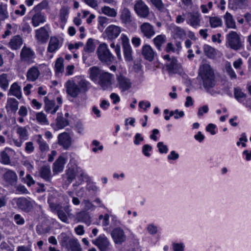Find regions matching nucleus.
Segmentation results:
<instances>
[{
    "label": "nucleus",
    "instance_id": "51",
    "mask_svg": "<svg viewBox=\"0 0 251 251\" xmlns=\"http://www.w3.org/2000/svg\"><path fill=\"white\" fill-rule=\"evenodd\" d=\"M8 17L7 5L1 3L0 4V22Z\"/></svg>",
    "mask_w": 251,
    "mask_h": 251
},
{
    "label": "nucleus",
    "instance_id": "38",
    "mask_svg": "<svg viewBox=\"0 0 251 251\" xmlns=\"http://www.w3.org/2000/svg\"><path fill=\"white\" fill-rule=\"evenodd\" d=\"M56 120V125L59 129L63 128L69 125L68 120L63 117L62 113H58L57 114V117Z\"/></svg>",
    "mask_w": 251,
    "mask_h": 251
},
{
    "label": "nucleus",
    "instance_id": "60",
    "mask_svg": "<svg viewBox=\"0 0 251 251\" xmlns=\"http://www.w3.org/2000/svg\"><path fill=\"white\" fill-rule=\"evenodd\" d=\"M226 73L231 79H235L236 78V75L229 63H227L226 65Z\"/></svg>",
    "mask_w": 251,
    "mask_h": 251
},
{
    "label": "nucleus",
    "instance_id": "12",
    "mask_svg": "<svg viewBox=\"0 0 251 251\" xmlns=\"http://www.w3.org/2000/svg\"><path fill=\"white\" fill-rule=\"evenodd\" d=\"M67 95L73 98H76L81 93L79 86L73 80H68L65 84Z\"/></svg>",
    "mask_w": 251,
    "mask_h": 251
},
{
    "label": "nucleus",
    "instance_id": "49",
    "mask_svg": "<svg viewBox=\"0 0 251 251\" xmlns=\"http://www.w3.org/2000/svg\"><path fill=\"white\" fill-rule=\"evenodd\" d=\"M6 28V30L4 34L2 35L3 38H5L6 36L12 34L13 33H15L17 30V26L14 24H7Z\"/></svg>",
    "mask_w": 251,
    "mask_h": 251
},
{
    "label": "nucleus",
    "instance_id": "28",
    "mask_svg": "<svg viewBox=\"0 0 251 251\" xmlns=\"http://www.w3.org/2000/svg\"><path fill=\"white\" fill-rule=\"evenodd\" d=\"M65 248L68 251H82L80 243L78 239L75 238H71Z\"/></svg>",
    "mask_w": 251,
    "mask_h": 251
},
{
    "label": "nucleus",
    "instance_id": "42",
    "mask_svg": "<svg viewBox=\"0 0 251 251\" xmlns=\"http://www.w3.org/2000/svg\"><path fill=\"white\" fill-rule=\"evenodd\" d=\"M16 132L21 140H26L28 138V131L26 127L18 126Z\"/></svg>",
    "mask_w": 251,
    "mask_h": 251
},
{
    "label": "nucleus",
    "instance_id": "23",
    "mask_svg": "<svg viewBox=\"0 0 251 251\" xmlns=\"http://www.w3.org/2000/svg\"><path fill=\"white\" fill-rule=\"evenodd\" d=\"M40 75L39 68L35 66L30 67L26 74V80L28 81L34 82L36 81Z\"/></svg>",
    "mask_w": 251,
    "mask_h": 251
},
{
    "label": "nucleus",
    "instance_id": "44",
    "mask_svg": "<svg viewBox=\"0 0 251 251\" xmlns=\"http://www.w3.org/2000/svg\"><path fill=\"white\" fill-rule=\"evenodd\" d=\"M209 24L212 28H216L222 26L223 21L221 18L218 16L210 17Z\"/></svg>",
    "mask_w": 251,
    "mask_h": 251
},
{
    "label": "nucleus",
    "instance_id": "24",
    "mask_svg": "<svg viewBox=\"0 0 251 251\" xmlns=\"http://www.w3.org/2000/svg\"><path fill=\"white\" fill-rule=\"evenodd\" d=\"M23 44V39L20 35L13 36L8 44V46L12 50H18Z\"/></svg>",
    "mask_w": 251,
    "mask_h": 251
},
{
    "label": "nucleus",
    "instance_id": "3",
    "mask_svg": "<svg viewBox=\"0 0 251 251\" xmlns=\"http://www.w3.org/2000/svg\"><path fill=\"white\" fill-rule=\"evenodd\" d=\"M12 203L16 208L26 212L31 211L36 204L34 201L25 197L14 198Z\"/></svg>",
    "mask_w": 251,
    "mask_h": 251
},
{
    "label": "nucleus",
    "instance_id": "6",
    "mask_svg": "<svg viewBox=\"0 0 251 251\" xmlns=\"http://www.w3.org/2000/svg\"><path fill=\"white\" fill-rule=\"evenodd\" d=\"M125 59L126 61L129 62L133 60L132 50L129 44L128 37L122 34L120 37Z\"/></svg>",
    "mask_w": 251,
    "mask_h": 251
},
{
    "label": "nucleus",
    "instance_id": "47",
    "mask_svg": "<svg viewBox=\"0 0 251 251\" xmlns=\"http://www.w3.org/2000/svg\"><path fill=\"white\" fill-rule=\"evenodd\" d=\"M203 50L205 55L209 58H213L216 54L215 49L209 45H204Z\"/></svg>",
    "mask_w": 251,
    "mask_h": 251
},
{
    "label": "nucleus",
    "instance_id": "16",
    "mask_svg": "<svg viewBox=\"0 0 251 251\" xmlns=\"http://www.w3.org/2000/svg\"><path fill=\"white\" fill-rule=\"evenodd\" d=\"M186 23L195 28L201 25V18L200 14L197 12H189L187 14Z\"/></svg>",
    "mask_w": 251,
    "mask_h": 251
},
{
    "label": "nucleus",
    "instance_id": "45",
    "mask_svg": "<svg viewBox=\"0 0 251 251\" xmlns=\"http://www.w3.org/2000/svg\"><path fill=\"white\" fill-rule=\"evenodd\" d=\"M95 49V45L94 43V39L92 38L88 39L84 47L83 51L85 53H92L94 51Z\"/></svg>",
    "mask_w": 251,
    "mask_h": 251
},
{
    "label": "nucleus",
    "instance_id": "1",
    "mask_svg": "<svg viewBox=\"0 0 251 251\" xmlns=\"http://www.w3.org/2000/svg\"><path fill=\"white\" fill-rule=\"evenodd\" d=\"M199 77L201 79V85L207 92H211L216 85L214 72L210 65L206 62H202L199 67Z\"/></svg>",
    "mask_w": 251,
    "mask_h": 251
},
{
    "label": "nucleus",
    "instance_id": "63",
    "mask_svg": "<svg viewBox=\"0 0 251 251\" xmlns=\"http://www.w3.org/2000/svg\"><path fill=\"white\" fill-rule=\"evenodd\" d=\"M234 96L235 98L240 101V99L246 97V95L242 92L240 88H235L234 89Z\"/></svg>",
    "mask_w": 251,
    "mask_h": 251
},
{
    "label": "nucleus",
    "instance_id": "40",
    "mask_svg": "<svg viewBox=\"0 0 251 251\" xmlns=\"http://www.w3.org/2000/svg\"><path fill=\"white\" fill-rule=\"evenodd\" d=\"M40 176L46 181H49L51 178V172L49 166L42 167L40 170Z\"/></svg>",
    "mask_w": 251,
    "mask_h": 251
},
{
    "label": "nucleus",
    "instance_id": "57",
    "mask_svg": "<svg viewBox=\"0 0 251 251\" xmlns=\"http://www.w3.org/2000/svg\"><path fill=\"white\" fill-rule=\"evenodd\" d=\"M21 180L23 183L26 184L28 187L31 186L35 183V180L29 174H27L25 177H22L21 178Z\"/></svg>",
    "mask_w": 251,
    "mask_h": 251
},
{
    "label": "nucleus",
    "instance_id": "33",
    "mask_svg": "<svg viewBox=\"0 0 251 251\" xmlns=\"http://www.w3.org/2000/svg\"><path fill=\"white\" fill-rule=\"evenodd\" d=\"M59 48V40L55 37H51L50 39L48 51L50 52H53Z\"/></svg>",
    "mask_w": 251,
    "mask_h": 251
},
{
    "label": "nucleus",
    "instance_id": "48",
    "mask_svg": "<svg viewBox=\"0 0 251 251\" xmlns=\"http://www.w3.org/2000/svg\"><path fill=\"white\" fill-rule=\"evenodd\" d=\"M69 13V8L67 6H63L60 10L59 18L62 23H65Z\"/></svg>",
    "mask_w": 251,
    "mask_h": 251
},
{
    "label": "nucleus",
    "instance_id": "2",
    "mask_svg": "<svg viewBox=\"0 0 251 251\" xmlns=\"http://www.w3.org/2000/svg\"><path fill=\"white\" fill-rule=\"evenodd\" d=\"M226 46L232 50H237L242 47V36L240 33L230 31L226 35Z\"/></svg>",
    "mask_w": 251,
    "mask_h": 251
},
{
    "label": "nucleus",
    "instance_id": "53",
    "mask_svg": "<svg viewBox=\"0 0 251 251\" xmlns=\"http://www.w3.org/2000/svg\"><path fill=\"white\" fill-rule=\"evenodd\" d=\"M36 118L38 122L40 124L49 125V124L46 115L43 112L37 113L36 114Z\"/></svg>",
    "mask_w": 251,
    "mask_h": 251
},
{
    "label": "nucleus",
    "instance_id": "34",
    "mask_svg": "<svg viewBox=\"0 0 251 251\" xmlns=\"http://www.w3.org/2000/svg\"><path fill=\"white\" fill-rule=\"evenodd\" d=\"M120 18L122 23L125 24H129L132 21L130 11L127 8H124L122 10Z\"/></svg>",
    "mask_w": 251,
    "mask_h": 251
},
{
    "label": "nucleus",
    "instance_id": "31",
    "mask_svg": "<svg viewBox=\"0 0 251 251\" xmlns=\"http://www.w3.org/2000/svg\"><path fill=\"white\" fill-rule=\"evenodd\" d=\"M76 176V171L74 168H69L63 176L64 180L67 184H71L75 179Z\"/></svg>",
    "mask_w": 251,
    "mask_h": 251
},
{
    "label": "nucleus",
    "instance_id": "5",
    "mask_svg": "<svg viewBox=\"0 0 251 251\" xmlns=\"http://www.w3.org/2000/svg\"><path fill=\"white\" fill-rule=\"evenodd\" d=\"M36 57L35 52L29 47L24 46L20 52V60L26 64L30 65L34 62Z\"/></svg>",
    "mask_w": 251,
    "mask_h": 251
},
{
    "label": "nucleus",
    "instance_id": "26",
    "mask_svg": "<svg viewBox=\"0 0 251 251\" xmlns=\"http://www.w3.org/2000/svg\"><path fill=\"white\" fill-rule=\"evenodd\" d=\"M4 178L5 181L11 185L16 184L18 176L16 173L12 170H7L4 175Z\"/></svg>",
    "mask_w": 251,
    "mask_h": 251
},
{
    "label": "nucleus",
    "instance_id": "21",
    "mask_svg": "<svg viewBox=\"0 0 251 251\" xmlns=\"http://www.w3.org/2000/svg\"><path fill=\"white\" fill-rule=\"evenodd\" d=\"M103 71L104 70L100 69L97 66L90 67L88 71L89 78L92 81L96 84Z\"/></svg>",
    "mask_w": 251,
    "mask_h": 251
},
{
    "label": "nucleus",
    "instance_id": "46",
    "mask_svg": "<svg viewBox=\"0 0 251 251\" xmlns=\"http://www.w3.org/2000/svg\"><path fill=\"white\" fill-rule=\"evenodd\" d=\"M53 198L52 195L49 196L48 199V202L49 204L51 211L57 213L58 210L62 208V206L59 204L54 203L52 201Z\"/></svg>",
    "mask_w": 251,
    "mask_h": 251
},
{
    "label": "nucleus",
    "instance_id": "9",
    "mask_svg": "<svg viewBox=\"0 0 251 251\" xmlns=\"http://www.w3.org/2000/svg\"><path fill=\"white\" fill-rule=\"evenodd\" d=\"M134 10L137 15L141 18H146L150 14L149 7L142 0H137L135 1Z\"/></svg>",
    "mask_w": 251,
    "mask_h": 251
},
{
    "label": "nucleus",
    "instance_id": "52",
    "mask_svg": "<svg viewBox=\"0 0 251 251\" xmlns=\"http://www.w3.org/2000/svg\"><path fill=\"white\" fill-rule=\"evenodd\" d=\"M0 162L4 165H9L11 163L10 158L5 150L0 153Z\"/></svg>",
    "mask_w": 251,
    "mask_h": 251
},
{
    "label": "nucleus",
    "instance_id": "55",
    "mask_svg": "<svg viewBox=\"0 0 251 251\" xmlns=\"http://www.w3.org/2000/svg\"><path fill=\"white\" fill-rule=\"evenodd\" d=\"M82 205L84 206L85 210H94L96 206L88 199H84L82 201Z\"/></svg>",
    "mask_w": 251,
    "mask_h": 251
},
{
    "label": "nucleus",
    "instance_id": "61",
    "mask_svg": "<svg viewBox=\"0 0 251 251\" xmlns=\"http://www.w3.org/2000/svg\"><path fill=\"white\" fill-rule=\"evenodd\" d=\"M184 113L182 111H179L178 110L176 109L175 111H171L169 113V115L170 117L174 115V118L175 119H177L179 118L182 117L184 116Z\"/></svg>",
    "mask_w": 251,
    "mask_h": 251
},
{
    "label": "nucleus",
    "instance_id": "56",
    "mask_svg": "<svg viewBox=\"0 0 251 251\" xmlns=\"http://www.w3.org/2000/svg\"><path fill=\"white\" fill-rule=\"evenodd\" d=\"M58 218L65 223H69V220L66 212H65L62 208L59 209L56 213Z\"/></svg>",
    "mask_w": 251,
    "mask_h": 251
},
{
    "label": "nucleus",
    "instance_id": "62",
    "mask_svg": "<svg viewBox=\"0 0 251 251\" xmlns=\"http://www.w3.org/2000/svg\"><path fill=\"white\" fill-rule=\"evenodd\" d=\"M157 147L160 153H167L168 151V147L166 145H164L162 142H158L157 144Z\"/></svg>",
    "mask_w": 251,
    "mask_h": 251
},
{
    "label": "nucleus",
    "instance_id": "30",
    "mask_svg": "<svg viewBox=\"0 0 251 251\" xmlns=\"http://www.w3.org/2000/svg\"><path fill=\"white\" fill-rule=\"evenodd\" d=\"M19 101L15 98H9L7 99L5 108L7 111H11L16 113L18 109Z\"/></svg>",
    "mask_w": 251,
    "mask_h": 251
},
{
    "label": "nucleus",
    "instance_id": "25",
    "mask_svg": "<svg viewBox=\"0 0 251 251\" xmlns=\"http://www.w3.org/2000/svg\"><path fill=\"white\" fill-rule=\"evenodd\" d=\"M142 54L146 60L152 61L155 53L150 45H145L142 47Z\"/></svg>",
    "mask_w": 251,
    "mask_h": 251
},
{
    "label": "nucleus",
    "instance_id": "35",
    "mask_svg": "<svg viewBox=\"0 0 251 251\" xmlns=\"http://www.w3.org/2000/svg\"><path fill=\"white\" fill-rule=\"evenodd\" d=\"M80 92L86 93L92 87L91 83L84 78H81L77 83Z\"/></svg>",
    "mask_w": 251,
    "mask_h": 251
},
{
    "label": "nucleus",
    "instance_id": "20",
    "mask_svg": "<svg viewBox=\"0 0 251 251\" xmlns=\"http://www.w3.org/2000/svg\"><path fill=\"white\" fill-rule=\"evenodd\" d=\"M44 101L45 102V111L48 113L54 115L59 109V106L55 105V102L54 100H50L48 97L44 98Z\"/></svg>",
    "mask_w": 251,
    "mask_h": 251
},
{
    "label": "nucleus",
    "instance_id": "59",
    "mask_svg": "<svg viewBox=\"0 0 251 251\" xmlns=\"http://www.w3.org/2000/svg\"><path fill=\"white\" fill-rule=\"evenodd\" d=\"M86 190L96 194L99 191V188L96 186L95 183L89 182L87 184Z\"/></svg>",
    "mask_w": 251,
    "mask_h": 251
},
{
    "label": "nucleus",
    "instance_id": "7",
    "mask_svg": "<svg viewBox=\"0 0 251 251\" xmlns=\"http://www.w3.org/2000/svg\"><path fill=\"white\" fill-rule=\"evenodd\" d=\"M122 31L120 26L115 25H110L108 26L103 33V37L104 39L112 41L116 39L120 35Z\"/></svg>",
    "mask_w": 251,
    "mask_h": 251
},
{
    "label": "nucleus",
    "instance_id": "36",
    "mask_svg": "<svg viewBox=\"0 0 251 251\" xmlns=\"http://www.w3.org/2000/svg\"><path fill=\"white\" fill-rule=\"evenodd\" d=\"M76 219L78 222L90 225L91 218L90 215L85 211H81L76 214Z\"/></svg>",
    "mask_w": 251,
    "mask_h": 251
},
{
    "label": "nucleus",
    "instance_id": "54",
    "mask_svg": "<svg viewBox=\"0 0 251 251\" xmlns=\"http://www.w3.org/2000/svg\"><path fill=\"white\" fill-rule=\"evenodd\" d=\"M55 70L57 74L61 73L64 71L63 59L61 57L58 58L55 63Z\"/></svg>",
    "mask_w": 251,
    "mask_h": 251
},
{
    "label": "nucleus",
    "instance_id": "17",
    "mask_svg": "<svg viewBox=\"0 0 251 251\" xmlns=\"http://www.w3.org/2000/svg\"><path fill=\"white\" fill-rule=\"evenodd\" d=\"M92 242L93 244L98 247L100 251H105L110 245L109 241L104 234L99 235L98 238L92 240Z\"/></svg>",
    "mask_w": 251,
    "mask_h": 251
},
{
    "label": "nucleus",
    "instance_id": "13",
    "mask_svg": "<svg viewBox=\"0 0 251 251\" xmlns=\"http://www.w3.org/2000/svg\"><path fill=\"white\" fill-rule=\"evenodd\" d=\"M166 70L170 75L181 74L183 72L181 65L179 63L176 59L173 57V60L165 64Z\"/></svg>",
    "mask_w": 251,
    "mask_h": 251
},
{
    "label": "nucleus",
    "instance_id": "8",
    "mask_svg": "<svg viewBox=\"0 0 251 251\" xmlns=\"http://www.w3.org/2000/svg\"><path fill=\"white\" fill-rule=\"evenodd\" d=\"M50 26L46 25L35 30V38L37 41L41 44L47 42L50 37Z\"/></svg>",
    "mask_w": 251,
    "mask_h": 251
},
{
    "label": "nucleus",
    "instance_id": "22",
    "mask_svg": "<svg viewBox=\"0 0 251 251\" xmlns=\"http://www.w3.org/2000/svg\"><path fill=\"white\" fill-rule=\"evenodd\" d=\"M7 95L8 96H14L18 100H20L22 98L21 87L19 85L17 82H15L11 85L8 91Z\"/></svg>",
    "mask_w": 251,
    "mask_h": 251
},
{
    "label": "nucleus",
    "instance_id": "29",
    "mask_svg": "<svg viewBox=\"0 0 251 251\" xmlns=\"http://www.w3.org/2000/svg\"><path fill=\"white\" fill-rule=\"evenodd\" d=\"M36 140L39 145V149L40 151L43 153L46 154L50 150L49 145L43 139L41 134L36 136Z\"/></svg>",
    "mask_w": 251,
    "mask_h": 251
},
{
    "label": "nucleus",
    "instance_id": "18",
    "mask_svg": "<svg viewBox=\"0 0 251 251\" xmlns=\"http://www.w3.org/2000/svg\"><path fill=\"white\" fill-rule=\"evenodd\" d=\"M58 144L63 149L68 150L72 145V139L67 132H63L58 135Z\"/></svg>",
    "mask_w": 251,
    "mask_h": 251
},
{
    "label": "nucleus",
    "instance_id": "14",
    "mask_svg": "<svg viewBox=\"0 0 251 251\" xmlns=\"http://www.w3.org/2000/svg\"><path fill=\"white\" fill-rule=\"evenodd\" d=\"M117 87L124 92L128 91L132 87V83L129 78L123 75H120L116 77Z\"/></svg>",
    "mask_w": 251,
    "mask_h": 251
},
{
    "label": "nucleus",
    "instance_id": "58",
    "mask_svg": "<svg viewBox=\"0 0 251 251\" xmlns=\"http://www.w3.org/2000/svg\"><path fill=\"white\" fill-rule=\"evenodd\" d=\"M48 2L47 0H44L37 5L34 7L32 9V12L36 11H41L42 10L45 9L48 6Z\"/></svg>",
    "mask_w": 251,
    "mask_h": 251
},
{
    "label": "nucleus",
    "instance_id": "11",
    "mask_svg": "<svg viewBox=\"0 0 251 251\" xmlns=\"http://www.w3.org/2000/svg\"><path fill=\"white\" fill-rule=\"evenodd\" d=\"M28 16L31 19V24L34 27L39 26L46 21V17L45 14L41 11H35L32 12V10L28 13Z\"/></svg>",
    "mask_w": 251,
    "mask_h": 251
},
{
    "label": "nucleus",
    "instance_id": "4",
    "mask_svg": "<svg viewBox=\"0 0 251 251\" xmlns=\"http://www.w3.org/2000/svg\"><path fill=\"white\" fill-rule=\"evenodd\" d=\"M97 53L98 58L102 62L110 64L114 59V56L108 49L107 45L105 43L99 45L97 50Z\"/></svg>",
    "mask_w": 251,
    "mask_h": 251
},
{
    "label": "nucleus",
    "instance_id": "37",
    "mask_svg": "<svg viewBox=\"0 0 251 251\" xmlns=\"http://www.w3.org/2000/svg\"><path fill=\"white\" fill-rule=\"evenodd\" d=\"M9 85V79L7 74L0 75V87L3 91L8 90Z\"/></svg>",
    "mask_w": 251,
    "mask_h": 251
},
{
    "label": "nucleus",
    "instance_id": "27",
    "mask_svg": "<svg viewBox=\"0 0 251 251\" xmlns=\"http://www.w3.org/2000/svg\"><path fill=\"white\" fill-rule=\"evenodd\" d=\"M66 162V158L63 156H60L53 164V172L57 174L62 171Z\"/></svg>",
    "mask_w": 251,
    "mask_h": 251
},
{
    "label": "nucleus",
    "instance_id": "43",
    "mask_svg": "<svg viewBox=\"0 0 251 251\" xmlns=\"http://www.w3.org/2000/svg\"><path fill=\"white\" fill-rule=\"evenodd\" d=\"M101 10V12L103 14L110 17H115L117 15V11L114 8H111L108 6H104L102 7Z\"/></svg>",
    "mask_w": 251,
    "mask_h": 251
},
{
    "label": "nucleus",
    "instance_id": "19",
    "mask_svg": "<svg viewBox=\"0 0 251 251\" xmlns=\"http://www.w3.org/2000/svg\"><path fill=\"white\" fill-rule=\"evenodd\" d=\"M140 29L143 36L148 39L151 38L155 34L154 26L148 22L143 23L140 26Z\"/></svg>",
    "mask_w": 251,
    "mask_h": 251
},
{
    "label": "nucleus",
    "instance_id": "15",
    "mask_svg": "<svg viewBox=\"0 0 251 251\" xmlns=\"http://www.w3.org/2000/svg\"><path fill=\"white\" fill-rule=\"evenodd\" d=\"M111 237L116 244H121L126 240V235L121 227L114 228L111 232Z\"/></svg>",
    "mask_w": 251,
    "mask_h": 251
},
{
    "label": "nucleus",
    "instance_id": "64",
    "mask_svg": "<svg viewBox=\"0 0 251 251\" xmlns=\"http://www.w3.org/2000/svg\"><path fill=\"white\" fill-rule=\"evenodd\" d=\"M92 144L95 146V147L92 149V151L94 152H97L99 150L102 151L103 150V146L100 145V143L96 140H93Z\"/></svg>",
    "mask_w": 251,
    "mask_h": 251
},
{
    "label": "nucleus",
    "instance_id": "10",
    "mask_svg": "<svg viewBox=\"0 0 251 251\" xmlns=\"http://www.w3.org/2000/svg\"><path fill=\"white\" fill-rule=\"evenodd\" d=\"M113 77V75L104 71L96 84L104 90L108 89L111 87Z\"/></svg>",
    "mask_w": 251,
    "mask_h": 251
},
{
    "label": "nucleus",
    "instance_id": "50",
    "mask_svg": "<svg viewBox=\"0 0 251 251\" xmlns=\"http://www.w3.org/2000/svg\"><path fill=\"white\" fill-rule=\"evenodd\" d=\"M58 239L61 246L66 248L69 243L71 238L66 233L63 232L58 236Z\"/></svg>",
    "mask_w": 251,
    "mask_h": 251
},
{
    "label": "nucleus",
    "instance_id": "32",
    "mask_svg": "<svg viewBox=\"0 0 251 251\" xmlns=\"http://www.w3.org/2000/svg\"><path fill=\"white\" fill-rule=\"evenodd\" d=\"M224 19L225 20V25L227 28L232 29L236 28L235 21L230 13L228 12H226L224 16Z\"/></svg>",
    "mask_w": 251,
    "mask_h": 251
},
{
    "label": "nucleus",
    "instance_id": "39",
    "mask_svg": "<svg viewBox=\"0 0 251 251\" xmlns=\"http://www.w3.org/2000/svg\"><path fill=\"white\" fill-rule=\"evenodd\" d=\"M173 36L175 39H182L186 35L185 31L182 28L174 26L173 29Z\"/></svg>",
    "mask_w": 251,
    "mask_h": 251
},
{
    "label": "nucleus",
    "instance_id": "41",
    "mask_svg": "<svg viewBox=\"0 0 251 251\" xmlns=\"http://www.w3.org/2000/svg\"><path fill=\"white\" fill-rule=\"evenodd\" d=\"M166 37L165 35H157L153 40V43L158 50H161L162 46L165 43Z\"/></svg>",
    "mask_w": 251,
    "mask_h": 251
}]
</instances>
